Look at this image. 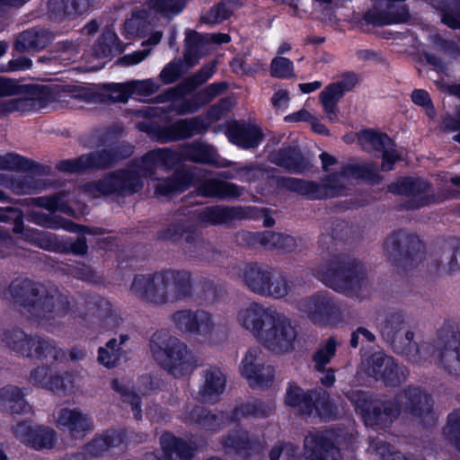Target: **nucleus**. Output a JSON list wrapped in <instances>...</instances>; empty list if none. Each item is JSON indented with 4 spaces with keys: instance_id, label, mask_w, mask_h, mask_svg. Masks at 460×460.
Segmentation results:
<instances>
[{
    "instance_id": "bb28decb",
    "label": "nucleus",
    "mask_w": 460,
    "mask_h": 460,
    "mask_svg": "<svg viewBox=\"0 0 460 460\" xmlns=\"http://www.w3.org/2000/svg\"><path fill=\"white\" fill-rule=\"evenodd\" d=\"M273 270L269 267L251 265L246 267L243 279L253 292L265 296L272 280Z\"/></svg>"
},
{
    "instance_id": "f704fd0d",
    "label": "nucleus",
    "mask_w": 460,
    "mask_h": 460,
    "mask_svg": "<svg viewBox=\"0 0 460 460\" xmlns=\"http://www.w3.org/2000/svg\"><path fill=\"white\" fill-rule=\"evenodd\" d=\"M30 382L49 390H57L62 387V380L59 376L51 373L48 367L40 366L34 368L30 375Z\"/></svg>"
},
{
    "instance_id": "7ed1b4c3",
    "label": "nucleus",
    "mask_w": 460,
    "mask_h": 460,
    "mask_svg": "<svg viewBox=\"0 0 460 460\" xmlns=\"http://www.w3.org/2000/svg\"><path fill=\"white\" fill-rule=\"evenodd\" d=\"M176 159L175 153L168 149L153 150L142 158L137 169L119 172L104 179L99 183V190L105 195L115 191L122 194L136 192L143 186L141 177L147 176L153 169L157 167H171Z\"/></svg>"
},
{
    "instance_id": "a18cd8bd",
    "label": "nucleus",
    "mask_w": 460,
    "mask_h": 460,
    "mask_svg": "<svg viewBox=\"0 0 460 460\" xmlns=\"http://www.w3.org/2000/svg\"><path fill=\"white\" fill-rule=\"evenodd\" d=\"M119 345L116 339L107 342L106 348H100L98 360L105 367H113L119 358Z\"/></svg>"
},
{
    "instance_id": "5701e85b",
    "label": "nucleus",
    "mask_w": 460,
    "mask_h": 460,
    "mask_svg": "<svg viewBox=\"0 0 460 460\" xmlns=\"http://www.w3.org/2000/svg\"><path fill=\"white\" fill-rule=\"evenodd\" d=\"M162 455L156 457L153 454L147 460H190L194 450L181 440L177 439L170 433L164 434L161 438Z\"/></svg>"
},
{
    "instance_id": "aec40b11",
    "label": "nucleus",
    "mask_w": 460,
    "mask_h": 460,
    "mask_svg": "<svg viewBox=\"0 0 460 460\" xmlns=\"http://www.w3.org/2000/svg\"><path fill=\"white\" fill-rule=\"evenodd\" d=\"M429 185L420 179L404 178L392 184L389 187V190L393 193L403 194L417 198V204L413 206L414 208L422 207L433 202H439L445 199L439 197H427L422 195L429 190Z\"/></svg>"
},
{
    "instance_id": "9d476101",
    "label": "nucleus",
    "mask_w": 460,
    "mask_h": 460,
    "mask_svg": "<svg viewBox=\"0 0 460 460\" xmlns=\"http://www.w3.org/2000/svg\"><path fill=\"white\" fill-rule=\"evenodd\" d=\"M358 270L341 265L332 261L326 265L321 266L317 277L326 286L342 293H349L361 280Z\"/></svg>"
},
{
    "instance_id": "4468645a",
    "label": "nucleus",
    "mask_w": 460,
    "mask_h": 460,
    "mask_svg": "<svg viewBox=\"0 0 460 460\" xmlns=\"http://www.w3.org/2000/svg\"><path fill=\"white\" fill-rule=\"evenodd\" d=\"M240 371L252 387H263L274 376L273 368L263 365L260 352L256 349H251L245 354Z\"/></svg>"
},
{
    "instance_id": "f8f14e48",
    "label": "nucleus",
    "mask_w": 460,
    "mask_h": 460,
    "mask_svg": "<svg viewBox=\"0 0 460 460\" xmlns=\"http://www.w3.org/2000/svg\"><path fill=\"white\" fill-rule=\"evenodd\" d=\"M285 402L288 406L299 407L301 411L309 415L314 412L324 419L332 416V404L328 399L316 398L315 393L305 394L297 386L290 385L288 388Z\"/></svg>"
},
{
    "instance_id": "864d4df0",
    "label": "nucleus",
    "mask_w": 460,
    "mask_h": 460,
    "mask_svg": "<svg viewBox=\"0 0 460 460\" xmlns=\"http://www.w3.org/2000/svg\"><path fill=\"white\" fill-rule=\"evenodd\" d=\"M291 289L292 287L284 276L275 275L273 272L272 280L268 287L265 296L281 298L287 296Z\"/></svg>"
},
{
    "instance_id": "49530a36",
    "label": "nucleus",
    "mask_w": 460,
    "mask_h": 460,
    "mask_svg": "<svg viewBox=\"0 0 460 460\" xmlns=\"http://www.w3.org/2000/svg\"><path fill=\"white\" fill-rule=\"evenodd\" d=\"M26 238L37 246L49 251L58 248V241L55 236L48 232L31 230L26 233Z\"/></svg>"
},
{
    "instance_id": "a211bd4d",
    "label": "nucleus",
    "mask_w": 460,
    "mask_h": 460,
    "mask_svg": "<svg viewBox=\"0 0 460 460\" xmlns=\"http://www.w3.org/2000/svg\"><path fill=\"white\" fill-rule=\"evenodd\" d=\"M58 428L67 430L73 437L93 429L91 418L78 409L62 408L54 414Z\"/></svg>"
},
{
    "instance_id": "6e6552de",
    "label": "nucleus",
    "mask_w": 460,
    "mask_h": 460,
    "mask_svg": "<svg viewBox=\"0 0 460 460\" xmlns=\"http://www.w3.org/2000/svg\"><path fill=\"white\" fill-rule=\"evenodd\" d=\"M184 0H150L148 12L140 10L132 14L124 24V32L128 37H141L146 26V20L152 13H161L164 16L175 15L181 12Z\"/></svg>"
},
{
    "instance_id": "0eeeda50",
    "label": "nucleus",
    "mask_w": 460,
    "mask_h": 460,
    "mask_svg": "<svg viewBox=\"0 0 460 460\" xmlns=\"http://www.w3.org/2000/svg\"><path fill=\"white\" fill-rule=\"evenodd\" d=\"M273 316L265 325L258 341L273 351L288 350L296 339V330L283 314L275 311Z\"/></svg>"
},
{
    "instance_id": "4c0bfd02",
    "label": "nucleus",
    "mask_w": 460,
    "mask_h": 460,
    "mask_svg": "<svg viewBox=\"0 0 460 460\" xmlns=\"http://www.w3.org/2000/svg\"><path fill=\"white\" fill-rule=\"evenodd\" d=\"M188 185L186 174L178 173L173 179L164 180L155 185V192L161 196H170L183 191Z\"/></svg>"
},
{
    "instance_id": "a19ab883",
    "label": "nucleus",
    "mask_w": 460,
    "mask_h": 460,
    "mask_svg": "<svg viewBox=\"0 0 460 460\" xmlns=\"http://www.w3.org/2000/svg\"><path fill=\"white\" fill-rule=\"evenodd\" d=\"M443 435L449 443L460 450V410L448 415Z\"/></svg>"
},
{
    "instance_id": "423d86ee",
    "label": "nucleus",
    "mask_w": 460,
    "mask_h": 460,
    "mask_svg": "<svg viewBox=\"0 0 460 460\" xmlns=\"http://www.w3.org/2000/svg\"><path fill=\"white\" fill-rule=\"evenodd\" d=\"M3 342L12 350L27 358L58 360L64 357L62 349L51 341L39 337H29L22 331L15 329L4 332Z\"/></svg>"
},
{
    "instance_id": "603ef678",
    "label": "nucleus",
    "mask_w": 460,
    "mask_h": 460,
    "mask_svg": "<svg viewBox=\"0 0 460 460\" xmlns=\"http://www.w3.org/2000/svg\"><path fill=\"white\" fill-rule=\"evenodd\" d=\"M270 74L274 77H292L294 75L293 63L287 58L278 56L270 63Z\"/></svg>"
},
{
    "instance_id": "13d9d810",
    "label": "nucleus",
    "mask_w": 460,
    "mask_h": 460,
    "mask_svg": "<svg viewBox=\"0 0 460 460\" xmlns=\"http://www.w3.org/2000/svg\"><path fill=\"white\" fill-rule=\"evenodd\" d=\"M214 328L212 316L205 311L195 312L193 334L208 335Z\"/></svg>"
},
{
    "instance_id": "052dcab7",
    "label": "nucleus",
    "mask_w": 460,
    "mask_h": 460,
    "mask_svg": "<svg viewBox=\"0 0 460 460\" xmlns=\"http://www.w3.org/2000/svg\"><path fill=\"white\" fill-rule=\"evenodd\" d=\"M335 349L336 342L331 338L317 350L314 354V360L318 370H321V368L333 357Z\"/></svg>"
},
{
    "instance_id": "2eb2a0df",
    "label": "nucleus",
    "mask_w": 460,
    "mask_h": 460,
    "mask_svg": "<svg viewBox=\"0 0 460 460\" xmlns=\"http://www.w3.org/2000/svg\"><path fill=\"white\" fill-rule=\"evenodd\" d=\"M275 309L266 308L258 303H251L243 307L237 314L238 323L257 340L265 325L272 319Z\"/></svg>"
},
{
    "instance_id": "b1692460",
    "label": "nucleus",
    "mask_w": 460,
    "mask_h": 460,
    "mask_svg": "<svg viewBox=\"0 0 460 460\" xmlns=\"http://www.w3.org/2000/svg\"><path fill=\"white\" fill-rule=\"evenodd\" d=\"M110 151L82 155L78 159L63 161L58 168L66 172H80L89 168L105 167L113 161Z\"/></svg>"
},
{
    "instance_id": "79ce46f5",
    "label": "nucleus",
    "mask_w": 460,
    "mask_h": 460,
    "mask_svg": "<svg viewBox=\"0 0 460 460\" xmlns=\"http://www.w3.org/2000/svg\"><path fill=\"white\" fill-rule=\"evenodd\" d=\"M186 40L189 44V50L186 54V58H189V55L191 50L194 49V45H191L192 42L199 43H206V42H213L216 44L226 43L230 41V37L227 34L218 33V34H208V35H200L195 31H187L186 32Z\"/></svg>"
},
{
    "instance_id": "3c124183",
    "label": "nucleus",
    "mask_w": 460,
    "mask_h": 460,
    "mask_svg": "<svg viewBox=\"0 0 460 460\" xmlns=\"http://www.w3.org/2000/svg\"><path fill=\"white\" fill-rule=\"evenodd\" d=\"M49 40V37L33 31L22 32L17 40V44L22 45V48L42 49Z\"/></svg>"
},
{
    "instance_id": "4be33fe9",
    "label": "nucleus",
    "mask_w": 460,
    "mask_h": 460,
    "mask_svg": "<svg viewBox=\"0 0 460 460\" xmlns=\"http://www.w3.org/2000/svg\"><path fill=\"white\" fill-rule=\"evenodd\" d=\"M404 0H385L384 13H378L376 9L369 10L365 19L368 23L374 25H386L404 22L407 17V12L402 4Z\"/></svg>"
},
{
    "instance_id": "20e7f679",
    "label": "nucleus",
    "mask_w": 460,
    "mask_h": 460,
    "mask_svg": "<svg viewBox=\"0 0 460 460\" xmlns=\"http://www.w3.org/2000/svg\"><path fill=\"white\" fill-rule=\"evenodd\" d=\"M153 358L172 376L179 377L191 372L195 368L192 357L187 347L177 338L158 332L150 341Z\"/></svg>"
},
{
    "instance_id": "473e14b6",
    "label": "nucleus",
    "mask_w": 460,
    "mask_h": 460,
    "mask_svg": "<svg viewBox=\"0 0 460 460\" xmlns=\"http://www.w3.org/2000/svg\"><path fill=\"white\" fill-rule=\"evenodd\" d=\"M199 192L206 197H218L221 199L234 198L240 194V190L235 185L218 181H205L200 187Z\"/></svg>"
},
{
    "instance_id": "2f4dec72",
    "label": "nucleus",
    "mask_w": 460,
    "mask_h": 460,
    "mask_svg": "<svg viewBox=\"0 0 460 460\" xmlns=\"http://www.w3.org/2000/svg\"><path fill=\"white\" fill-rule=\"evenodd\" d=\"M255 240L266 248H277L291 252L296 247V240L288 234L265 231L254 235Z\"/></svg>"
},
{
    "instance_id": "9b49d317",
    "label": "nucleus",
    "mask_w": 460,
    "mask_h": 460,
    "mask_svg": "<svg viewBox=\"0 0 460 460\" xmlns=\"http://www.w3.org/2000/svg\"><path fill=\"white\" fill-rule=\"evenodd\" d=\"M210 124L211 121H208L207 119L195 118L190 120H179L166 128L156 131L149 129L142 123H139L137 127L140 130L146 131L156 140L167 142L190 137L196 133L205 131Z\"/></svg>"
},
{
    "instance_id": "1a4fd4ad",
    "label": "nucleus",
    "mask_w": 460,
    "mask_h": 460,
    "mask_svg": "<svg viewBox=\"0 0 460 460\" xmlns=\"http://www.w3.org/2000/svg\"><path fill=\"white\" fill-rule=\"evenodd\" d=\"M347 397L356 410L360 411L367 425L385 426L399 412L398 408H394L391 404L385 405L380 402H373L365 393L359 391H352L347 394Z\"/></svg>"
},
{
    "instance_id": "39448f33",
    "label": "nucleus",
    "mask_w": 460,
    "mask_h": 460,
    "mask_svg": "<svg viewBox=\"0 0 460 460\" xmlns=\"http://www.w3.org/2000/svg\"><path fill=\"white\" fill-rule=\"evenodd\" d=\"M376 172V168L371 164L353 165L347 167L343 172L332 176L327 182L328 190L323 193L319 186L311 181L292 179L288 181V187L311 199H321L325 196H339L346 194L345 186L351 179L371 180Z\"/></svg>"
},
{
    "instance_id": "c03bdc74",
    "label": "nucleus",
    "mask_w": 460,
    "mask_h": 460,
    "mask_svg": "<svg viewBox=\"0 0 460 460\" xmlns=\"http://www.w3.org/2000/svg\"><path fill=\"white\" fill-rule=\"evenodd\" d=\"M414 333L411 331L405 332V340L408 341L406 353L411 356L413 361L420 362L421 359H427L432 350V346L428 343L416 345L412 342Z\"/></svg>"
},
{
    "instance_id": "6ab92c4d",
    "label": "nucleus",
    "mask_w": 460,
    "mask_h": 460,
    "mask_svg": "<svg viewBox=\"0 0 460 460\" xmlns=\"http://www.w3.org/2000/svg\"><path fill=\"white\" fill-rule=\"evenodd\" d=\"M14 433L21 441L35 449L50 448L55 442V432L49 428L21 423L15 427Z\"/></svg>"
},
{
    "instance_id": "dca6fc26",
    "label": "nucleus",
    "mask_w": 460,
    "mask_h": 460,
    "mask_svg": "<svg viewBox=\"0 0 460 460\" xmlns=\"http://www.w3.org/2000/svg\"><path fill=\"white\" fill-rule=\"evenodd\" d=\"M363 367L369 376L383 379L387 385H395L404 379L403 373L399 372L394 359L383 352L373 354L363 363Z\"/></svg>"
},
{
    "instance_id": "ea45409f",
    "label": "nucleus",
    "mask_w": 460,
    "mask_h": 460,
    "mask_svg": "<svg viewBox=\"0 0 460 460\" xmlns=\"http://www.w3.org/2000/svg\"><path fill=\"white\" fill-rule=\"evenodd\" d=\"M185 155L191 161L212 164L215 162L214 149L204 144H193L190 146L186 151Z\"/></svg>"
},
{
    "instance_id": "7c9ffc66",
    "label": "nucleus",
    "mask_w": 460,
    "mask_h": 460,
    "mask_svg": "<svg viewBox=\"0 0 460 460\" xmlns=\"http://www.w3.org/2000/svg\"><path fill=\"white\" fill-rule=\"evenodd\" d=\"M226 378L218 369L208 370L205 376V383L200 390L202 399L214 402L224 392Z\"/></svg>"
},
{
    "instance_id": "0e129e2a",
    "label": "nucleus",
    "mask_w": 460,
    "mask_h": 460,
    "mask_svg": "<svg viewBox=\"0 0 460 460\" xmlns=\"http://www.w3.org/2000/svg\"><path fill=\"white\" fill-rule=\"evenodd\" d=\"M107 93L112 102H126L131 96L129 83L111 84L107 86Z\"/></svg>"
},
{
    "instance_id": "338daca9",
    "label": "nucleus",
    "mask_w": 460,
    "mask_h": 460,
    "mask_svg": "<svg viewBox=\"0 0 460 460\" xmlns=\"http://www.w3.org/2000/svg\"><path fill=\"white\" fill-rule=\"evenodd\" d=\"M226 88V84L225 83L211 84L197 94L196 100L199 101L200 104L208 102L223 93Z\"/></svg>"
},
{
    "instance_id": "69168bd1",
    "label": "nucleus",
    "mask_w": 460,
    "mask_h": 460,
    "mask_svg": "<svg viewBox=\"0 0 460 460\" xmlns=\"http://www.w3.org/2000/svg\"><path fill=\"white\" fill-rule=\"evenodd\" d=\"M233 10L226 4H221L210 9V11L203 16V20L208 23H219L227 19Z\"/></svg>"
},
{
    "instance_id": "c85d7f7f",
    "label": "nucleus",
    "mask_w": 460,
    "mask_h": 460,
    "mask_svg": "<svg viewBox=\"0 0 460 460\" xmlns=\"http://www.w3.org/2000/svg\"><path fill=\"white\" fill-rule=\"evenodd\" d=\"M0 408L10 413H22L30 410L22 390L13 385L0 389Z\"/></svg>"
},
{
    "instance_id": "c9c22d12",
    "label": "nucleus",
    "mask_w": 460,
    "mask_h": 460,
    "mask_svg": "<svg viewBox=\"0 0 460 460\" xmlns=\"http://www.w3.org/2000/svg\"><path fill=\"white\" fill-rule=\"evenodd\" d=\"M224 418L225 416L223 413H220L219 415L211 414L209 412H205V411L200 407L192 409L186 417V419L190 421L198 422L208 429H215L219 427L222 424Z\"/></svg>"
},
{
    "instance_id": "f3484780",
    "label": "nucleus",
    "mask_w": 460,
    "mask_h": 460,
    "mask_svg": "<svg viewBox=\"0 0 460 460\" xmlns=\"http://www.w3.org/2000/svg\"><path fill=\"white\" fill-rule=\"evenodd\" d=\"M298 309L313 322L320 324L329 323L331 316L339 312V308L332 299L323 293L304 299L299 303Z\"/></svg>"
},
{
    "instance_id": "72a5a7b5",
    "label": "nucleus",
    "mask_w": 460,
    "mask_h": 460,
    "mask_svg": "<svg viewBox=\"0 0 460 460\" xmlns=\"http://www.w3.org/2000/svg\"><path fill=\"white\" fill-rule=\"evenodd\" d=\"M344 93L338 84L334 83L328 85L320 94V101L323 110L330 120L334 121L337 119V102L343 96Z\"/></svg>"
},
{
    "instance_id": "09e8293b",
    "label": "nucleus",
    "mask_w": 460,
    "mask_h": 460,
    "mask_svg": "<svg viewBox=\"0 0 460 460\" xmlns=\"http://www.w3.org/2000/svg\"><path fill=\"white\" fill-rule=\"evenodd\" d=\"M301 155L295 149H288L279 153L275 158L276 164L293 172H301Z\"/></svg>"
},
{
    "instance_id": "a878e982",
    "label": "nucleus",
    "mask_w": 460,
    "mask_h": 460,
    "mask_svg": "<svg viewBox=\"0 0 460 460\" xmlns=\"http://www.w3.org/2000/svg\"><path fill=\"white\" fill-rule=\"evenodd\" d=\"M442 367L451 375L460 377V335H452L438 352Z\"/></svg>"
},
{
    "instance_id": "bf43d9fd",
    "label": "nucleus",
    "mask_w": 460,
    "mask_h": 460,
    "mask_svg": "<svg viewBox=\"0 0 460 460\" xmlns=\"http://www.w3.org/2000/svg\"><path fill=\"white\" fill-rule=\"evenodd\" d=\"M172 321L179 330L193 334L195 312L179 311L172 315Z\"/></svg>"
},
{
    "instance_id": "680f3d73",
    "label": "nucleus",
    "mask_w": 460,
    "mask_h": 460,
    "mask_svg": "<svg viewBox=\"0 0 460 460\" xmlns=\"http://www.w3.org/2000/svg\"><path fill=\"white\" fill-rule=\"evenodd\" d=\"M27 167V161L21 155L8 153L0 155V170L2 171H20Z\"/></svg>"
},
{
    "instance_id": "8fccbe9b",
    "label": "nucleus",
    "mask_w": 460,
    "mask_h": 460,
    "mask_svg": "<svg viewBox=\"0 0 460 460\" xmlns=\"http://www.w3.org/2000/svg\"><path fill=\"white\" fill-rule=\"evenodd\" d=\"M199 216L201 223L222 224L228 219L230 210L220 207L206 208L200 212Z\"/></svg>"
},
{
    "instance_id": "6e6d98bb",
    "label": "nucleus",
    "mask_w": 460,
    "mask_h": 460,
    "mask_svg": "<svg viewBox=\"0 0 460 460\" xmlns=\"http://www.w3.org/2000/svg\"><path fill=\"white\" fill-rule=\"evenodd\" d=\"M405 323L404 317L402 314L390 315L381 328V333L388 340H393L397 333L403 328Z\"/></svg>"
},
{
    "instance_id": "e2e57ef3",
    "label": "nucleus",
    "mask_w": 460,
    "mask_h": 460,
    "mask_svg": "<svg viewBox=\"0 0 460 460\" xmlns=\"http://www.w3.org/2000/svg\"><path fill=\"white\" fill-rule=\"evenodd\" d=\"M33 203L39 208H45L49 211L59 210L69 214L70 208L57 196L54 197H40L33 199Z\"/></svg>"
},
{
    "instance_id": "5fc2aeb1",
    "label": "nucleus",
    "mask_w": 460,
    "mask_h": 460,
    "mask_svg": "<svg viewBox=\"0 0 460 460\" xmlns=\"http://www.w3.org/2000/svg\"><path fill=\"white\" fill-rule=\"evenodd\" d=\"M118 40V37L114 32H105L96 45V55L102 58L108 57L114 50L119 49Z\"/></svg>"
},
{
    "instance_id": "c756f323",
    "label": "nucleus",
    "mask_w": 460,
    "mask_h": 460,
    "mask_svg": "<svg viewBox=\"0 0 460 460\" xmlns=\"http://www.w3.org/2000/svg\"><path fill=\"white\" fill-rule=\"evenodd\" d=\"M399 402L405 409L420 415L429 412L432 407L430 396L418 388L405 390L399 395Z\"/></svg>"
},
{
    "instance_id": "de8ad7c7",
    "label": "nucleus",
    "mask_w": 460,
    "mask_h": 460,
    "mask_svg": "<svg viewBox=\"0 0 460 460\" xmlns=\"http://www.w3.org/2000/svg\"><path fill=\"white\" fill-rule=\"evenodd\" d=\"M120 442V438L112 433L111 435L96 438L87 446L86 450L92 456H96L107 450L110 447L118 446Z\"/></svg>"
},
{
    "instance_id": "412c9836",
    "label": "nucleus",
    "mask_w": 460,
    "mask_h": 460,
    "mask_svg": "<svg viewBox=\"0 0 460 460\" xmlns=\"http://www.w3.org/2000/svg\"><path fill=\"white\" fill-rule=\"evenodd\" d=\"M305 455L308 460H338L341 451L326 436L315 433L305 438Z\"/></svg>"
},
{
    "instance_id": "ddd939ff",
    "label": "nucleus",
    "mask_w": 460,
    "mask_h": 460,
    "mask_svg": "<svg viewBox=\"0 0 460 460\" xmlns=\"http://www.w3.org/2000/svg\"><path fill=\"white\" fill-rule=\"evenodd\" d=\"M358 142L366 150L374 149L382 153L384 171L392 170L394 164L401 158L394 148L393 141L385 134L370 129L362 130L358 134Z\"/></svg>"
},
{
    "instance_id": "cd10ccee",
    "label": "nucleus",
    "mask_w": 460,
    "mask_h": 460,
    "mask_svg": "<svg viewBox=\"0 0 460 460\" xmlns=\"http://www.w3.org/2000/svg\"><path fill=\"white\" fill-rule=\"evenodd\" d=\"M93 0H49V10L54 19L75 17L86 12Z\"/></svg>"
},
{
    "instance_id": "774afa93",
    "label": "nucleus",
    "mask_w": 460,
    "mask_h": 460,
    "mask_svg": "<svg viewBox=\"0 0 460 460\" xmlns=\"http://www.w3.org/2000/svg\"><path fill=\"white\" fill-rule=\"evenodd\" d=\"M296 453L291 444H279L274 447L270 454V460H292Z\"/></svg>"
},
{
    "instance_id": "58836bf2",
    "label": "nucleus",
    "mask_w": 460,
    "mask_h": 460,
    "mask_svg": "<svg viewBox=\"0 0 460 460\" xmlns=\"http://www.w3.org/2000/svg\"><path fill=\"white\" fill-rule=\"evenodd\" d=\"M271 410V407L263 405L260 401H252L236 409L234 418L240 420L248 417H265Z\"/></svg>"
},
{
    "instance_id": "e433bc0d",
    "label": "nucleus",
    "mask_w": 460,
    "mask_h": 460,
    "mask_svg": "<svg viewBox=\"0 0 460 460\" xmlns=\"http://www.w3.org/2000/svg\"><path fill=\"white\" fill-rule=\"evenodd\" d=\"M30 217L34 218V221L36 223H38L40 225L46 226L54 227V228L60 227V228H63L69 232H80L83 234H93V232L87 227L78 226L70 221H62V222L52 221V220L49 219V218H50L49 216L40 215L34 211L30 214Z\"/></svg>"
},
{
    "instance_id": "f03ea898",
    "label": "nucleus",
    "mask_w": 460,
    "mask_h": 460,
    "mask_svg": "<svg viewBox=\"0 0 460 460\" xmlns=\"http://www.w3.org/2000/svg\"><path fill=\"white\" fill-rule=\"evenodd\" d=\"M130 289L137 297L153 304L175 302L190 295V276L185 271L173 270L139 275L134 279Z\"/></svg>"
},
{
    "instance_id": "37998d69",
    "label": "nucleus",
    "mask_w": 460,
    "mask_h": 460,
    "mask_svg": "<svg viewBox=\"0 0 460 460\" xmlns=\"http://www.w3.org/2000/svg\"><path fill=\"white\" fill-rule=\"evenodd\" d=\"M367 451L380 456L383 460H408L400 452L392 451L390 446L379 438L370 439Z\"/></svg>"
},
{
    "instance_id": "4d7b16f0",
    "label": "nucleus",
    "mask_w": 460,
    "mask_h": 460,
    "mask_svg": "<svg viewBox=\"0 0 460 460\" xmlns=\"http://www.w3.org/2000/svg\"><path fill=\"white\" fill-rule=\"evenodd\" d=\"M129 83L131 96H148L155 93L159 85L153 79L131 81Z\"/></svg>"
},
{
    "instance_id": "393cba45",
    "label": "nucleus",
    "mask_w": 460,
    "mask_h": 460,
    "mask_svg": "<svg viewBox=\"0 0 460 460\" xmlns=\"http://www.w3.org/2000/svg\"><path fill=\"white\" fill-rule=\"evenodd\" d=\"M226 136L230 142L245 149L257 146L262 138L261 131L258 127L240 124L230 126Z\"/></svg>"
},
{
    "instance_id": "f257e3e1",
    "label": "nucleus",
    "mask_w": 460,
    "mask_h": 460,
    "mask_svg": "<svg viewBox=\"0 0 460 460\" xmlns=\"http://www.w3.org/2000/svg\"><path fill=\"white\" fill-rule=\"evenodd\" d=\"M12 301L21 313L39 323L64 315L68 310L66 297L56 288L45 286L28 279H17L9 287Z\"/></svg>"
}]
</instances>
